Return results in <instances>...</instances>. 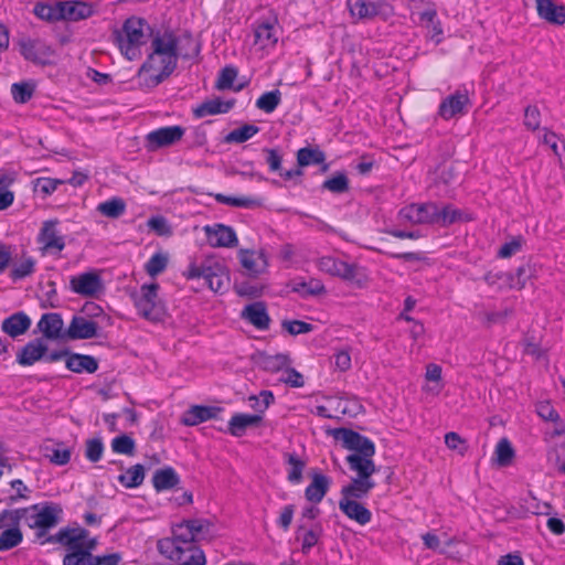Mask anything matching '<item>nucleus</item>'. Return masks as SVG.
<instances>
[{
    "label": "nucleus",
    "mask_w": 565,
    "mask_h": 565,
    "mask_svg": "<svg viewBox=\"0 0 565 565\" xmlns=\"http://www.w3.org/2000/svg\"><path fill=\"white\" fill-rule=\"evenodd\" d=\"M214 525L206 519H191L172 526L171 536L157 542L158 552L177 565H205V555L196 545L211 540Z\"/></svg>",
    "instance_id": "f257e3e1"
},
{
    "label": "nucleus",
    "mask_w": 565,
    "mask_h": 565,
    "mask_svg": "<svg viewBox=\"0 0 565 565\" xmlns=\"http://www.w3.org/2000/svg\"><path fill=\"white\" fill-rule=\"evenodd\" d=\"M151 35V28L146 20L137 17L127 19L121 30L115 32V39L121 54L129 61L141 56V46Z\"/></svg>",
    "instance_id": "f03ea898"
},
{
    "label": "nucleus",
    "mask_w": 565,
    "mask_h": 565,
    "mask_svg": "<svg viewBox=\"0 0 565 565\" xmlns=\"http://www.w3.org/2000/svg\"><path fill=\"white\" fill-rule=\"evenodd\" d=\"M183 275L188 279H203L204 284L213 291L222 290L230 281L225 266L215 257L190 263Z\"/></svg>",
    "instance_id": "7ed1b4c3"
},
{
    "label": "nucleus",
    "mask_w": 565,
    "mask_h": 565,
    "mask_svg": "<svg viewBox=\"0 0 565 565\" xmlns=\"http://www.w3.org/2000/svg\"><path fill=\"white\" fill-rule=\"evenodd\" d=\"M88 536V531L82 527H63L56 534L46 539L49 543H60L67 547L68 553L63 558V565H89V553L81 550V540Z\"/></svg>",
    "instance_id": "20e7f679"
},
{
    "label": "nucleus",
    "mask_w": 565,
    "mask_h": 565,
    "mask_svg": "<svg viewBox=\"0 0 565 565\" xmlns=\"http://www.w3.org/2000/svg\"><path fill=\"white\" fill-rule=\"evenodd\" d=\"M177 63L178 55L151 53L138 71L140 86L156 87L172 74Z\"/></svg>",
    "instance_id": "39448f33"
},
{
    "label": "nucleus",
    "mask_w": 565,
    "mask_h": 565,
    "mask_svg": "<svg viewBox=\"0 0 565 565\" xmlns=\"http://www.w3.org/2000/svg\"><path fill=\"white\" fill-rule=\"evenodd\" d=\"M350 469L355 471L358 477L342 488L341 499L359 500L367 495L375 487L372 475L375 473L376 467L374 462L361 461L358 458L350 459Z\"/></svg>",
    "instance_id": "423d86ee"
},
{
    "label": "nucleus",
    "mask_w": 565,
    "mask_h": 565,
    "mask_svg": "<svg viewBox=\"0 0 565 565\" xmlns=\"http://www.w3.org/2000/svg\"><path fill=\"white\" fill-rule=\"evenodd\" d=\"M62 509L57 504H33L21 509L22 521L31 529L39 530L38 536L54 527L60 521Z\"/></svg>",
    "instance_id": "0eeeda50"
},
{
    "label": "nucleus",
    "mask_w": 565,
    "mask_h": 565,
    "mask_svg": "<svg viewBox=\"0 0 565 565\" xmlns=\"http://www.w3.org/2000/svg\"><path fill=\"white\" fill-rule=\"evenodd\" d=\"M333 437L340 440L344 448L354 451L347 457V462L350 466L351 458H358L361 461H373L375 455V445L367 437L348 428H338L333 431Z\"/></svg>",
    "instance_id": "6e6552de"
},
{
    "label": "nucleus",
    "mask_w": 565,
    "mask_h": 565,
    "mask_svg": "<svg viewBox=\"0 0 565 565\" xmlns=\"http://www.w3.org/2000/svg\"><path fill=\"white\" fill-rule=\"evenodd\" d=\"M317 266L321 271L343 280L361 282L365 278L363 269L360 266L349 264L332 256L319 258Z\"/></svg>",
    "instance_id": "1a4fd4ad"
},
{
    "label": "nucleus",
    "mask_w": 565,
    "mask_h": 565,
    "mask_svg": "<svg viewBox=\"0 0 565 565\" xmlns=\"http://www.w3.org/2000/svg\"><path fill=\"white\" fill-rule=\"evenodd\" d=\"M348 7L353 18L371 20L381 17L386 20L393 15V7L385 0H348Z\"/></svg>",
    "instance_id": "9d476101"
},
{
    "label": "nucleus",
    "mask_w": 565,
    "mask_h": 565,
    "mask_svg": "<svg viewBox=\"0 0 565 565\" xmlns=\"http://www.w3.org/2000/svg\"><path fill=\"white\" fill-rule=\"evenodd\" d=\"M158 284H145L138 294L132 295L138 313L146 319H154L159 315Z\"/></svg>",
    "instance_id": "9b49d317"
},
{
    "label": "nucleus",
    "mask_w": 565,
    "mask_h": 565,
    "mask_svg": "<svg viewBox=\"0 0 565 565\" xmlns=\"http://www.w3.org/2000/svg\"><path fill=\"white\" fill-rule=\"evenodd\" d=\"M437 204L433 202L422 204H411L403 207L398 212V222L401 224H434L435 216L437 215Z\"/></svg>",
    "instance_id": "f8f14e48"
},
{
    "label": "nucleus",
    "mask_w": 565,
    "mask_h": 565,
    "mask_svg": "<svg viewBox=\"0 0 565 565\" xmlns=\"http://www.w3.org/2000/svg\"><path fill=\"white\" fill-rule=\"evenodd\" d=\"M57 224L56 220H49L42 224L38 235V243L41 245V250L44 254L60 253L65 247L64 237L56 228Z\"/></svg>",
    "instance_id": "ddd939ff"
},
{
    "label": "nucleus",
    "mask_w": 565,
    "mask_h": 565,
    "mask_svg": "<svg viewBox=\"0 0 565 565\" xmlns=\"http://www.w3.org/2000/svg\"><path fill=\"white\" fill-rule=\"evenodd\" d=\"M184 132L185 129L181 126H168L150 131L146 136L147 148L154 151L172 146L182 139Z\"/></svg>",
    "instance_id": "4468645a"
},
{
    "label": "nucleus",
    "mask_w": 565,
    "mask_h": 565,
    "mask_svg": "<svg viewBox=\"0 0 565 565\" xmlns=\"http://www.w3.org/2000/svg\"><path fill=\"white\" fill-rule=\"evenodd\" d=\"M207 241L213 247H233L238 239L231 226L214 224L204 226Z\"/></svg>",
    "instance_id": "2eb2a0df"
},
{
    "label": "nucleus",
    "mask_w": 565,
    "mask_h": 565,
    "mask_svg": "<svg viewBox=\"0 0 565 565\" xmlns=\"http://www.w3.org/2000/svg\"><path fill=\"white\" fill-rule=\"evenodd\" d=\"M70 284L74 292L85 297H94L103 289L102 279L96 273H84L74 276Z\"/></svg>",
    "instance_id": "dca6fc26"
},
{
    "label": "nucleus",
    "mask_w": 565,
    "mask_h": 565,
    "mask_svg": "<svg viewBox=\"0 0 565 565\" xmlns=\"http://www.w3.org/2000/svg\"><path fill=\"white\" fill-rule=\"evenodd\" d=\"M97 322L83 316H74L65 330V334L66 339L71 340L92 339L97 335Z\"/></svg>",
    "instance_id": "f3484780"
},
{
    "label": "nucleus",
    "mask_w": 565,
    "mask_h": 565,
    "mask_svg": "<svg viewBox=\"0 0 565 565\" xmlns=\"http://www.w3.org/2000/svg\"><path fill=\"white\" fill-rule=\"evenodd\" d=\"M63 319L60 313H44L38 322V329L43 337L49 340L66 339L65 330H63Z\"/></svg>",
    "instance_id": "a211bd4d"
},
{
    "label": "nucleus",
    "mask_w": 565,
    "mask_h": 565,
    "mask_svg": "<svg viewBox=\"0 0 565 565\" xmlns=\"http://www.w3.org/2000/svg\"><path fill=\"white\" fill-rule=\"evenodd\" d=\"M279 26L276 18L265 19L255 28V42L266 49L274 46L278 41Z\"/></svg>",
    "instance_id": "6ab92c4d"
},
{
    "label": "nucleus",
    "mask_w": 565,
    "mask_h": 565,
    "mask_svg": "<svg viewBox=\"0 0 565 565\" xmlns=\"http://www.w3.org/2000/svg\"><path fill=\"white\" fill-rule=\"evenodd\" d=\"M47 345L42 338H36L28 342L18 353L17 361L20 365L30 366L43 359L46 354Z\"/></svg>",
    "instance_id": "aec40b11"
},
{
    "label": "nucleus",
    "mask_w": 565,
    "mask_h": 565,
    "mask_svg": "<svg viewBox=\"0 0 565 565\" xmlns=\"http://www.w3.org/2000/svg\"><path fill=\"white\" fill-rule=\"evenodd\" d=\"M238 256L242 266L252 276H258L263 274L268 266V260L264 250L256 252L249 249H241Z\"/></svg>",
    "instance_id": "412c9836"
},
{
    "label": "nucleus",
    "mask_w": 565,
    "mask_h": 565,
    "mask_svg": "<svg viewBox=\"0 0 565 565\" xmlns=\"http://www.w3.org/2000/svg\"><path fill=\"white\" fill-rule=\"evenodd\" d=\"M62 20L81 21L93 15L94 7L83 1H61Z\"/></svg>",
    "instance_id": "4be33fe9"
},
{
    "label": "nucleus",
    "mask_w": 565,
    "mask_h": 565,
    "mask_svg": "<svg viewBox=\"0 0 565 565\" xmlns=\"http://www.w3.org/2000/svg\"><path fill=\"white\" fill-rule=\"evenodd\" d=\"M468 103V94L457 90L441 102L438 113L444 119H450L456 115L462 114Z\"/></svg>",
    "instance_id": "5701e85b"
},
{
    "label": "nucleus",
    "mask_w": 565,
    "mask_h": 565,
    "mask_svg": "<svg viewBox=\"0 0 565 565\" xmlns=\"http://www.w3.org/2000/svg\"><path fill=\"white\" fill-rule=\"evenodd\" d=\"M536 10L541 19L548 23L562 25L565 23V7L556 4L553 0H535Z\"/></svg>",
    "instance_id": "b1692460"
},
{
    "label": "nucleus",
    "mask_w": 565,
    "mask_h": 565,
    "mask_svg": "<svg viewBox=\"0 0 565 565\" xmlns=\"http://www.w3.org/2000/svg\"><path fill=\"white\" fill-rule=\"evenodd\" d=\"M339 508L349 519L360 525H365L371 521V511L355 500L340 499Z\"/></svg>",
    "instance_id": "393cba45"
},
{
    "label": "nucleus",
    "mask_w": 565,
    "mask_h": 565,
    "mask_svg": "<svg viewBox=\"0 0 565 565\" xmlns=\"http://www.w3.org/2000/svg\"><path fill=\"white\" fill-rule=\"evenodd\" d=\"M31 327V319L22 311L15 312L2 321V330L11 338L24 334Z\"/></svg>",
    "instance_id": "a878e982"
},
{
    "label": "nucleus",
    "mask_w": 565,
    "mask_h": 565,
    "mask_svg": "<svg viewBox=\"0 0 565 565\" xmlns=\"http://www.w3.org/2000/svg\"><path fill=\"white\" fill-rule=\"evenodd\" d=\"M323 529L320 523H313L310 527L301 524L297 529V540L301 541V552L308 554L310 550L318 544L322 536Z\"/></svg>",
    "instance_id": "bb28decb"
},
{
    "label": "nucleus",
    "mask_w": 565,
    "mask_h": 565,
    "mask_svg": "<svg viewBox=\"0 0 565 565\" xmlns=\"http://www.w3.org/2000/svg\"><path fill=\"white\" fill-rule=\"evenodd\" d=\"M20 53L28 61L41 63L49 54V47L40 40L23 39L19 42Z\"/></svg>",
    "instance_id": "cd10ccee"
},
{
    "label": "nucleus",
    "mask_w": 565,
    "mask_h": 565,
    "mask_svg": "<svg viewBox=\"0 0 565 565\" xmlns=\"http://www.w3.org/2000/svg\"><path fill=\"white\" fill-rule=\"evenodd\" d=\"M220 412L218 407L195 405L183 414L182 423L186 426H195L216 417Z\"/></svg>",
    "instance_id": "c85d7f7f"
},
{
    "label": "nucleus",
    "mask_w": 565,
    "mask_h": 565,
    "mask_svg": "<svg viewBox=\"0 0 565 565\" xmlns=\"http://www.w3.org/2000/svg\"><path fill=\"white\" fill-rule=\"evenodd\" d=\"M242 317L257 329L265 330L269 327L270 319L263 302H254L246 306L242 312Z\"/></svg>",
    "instance_id": "c756f323"
},
{
    "label": "nucleus",
    "mask_w": 565,
    "mask_h": 565,
    "mask_svg": "<svg viewBox=\"0 0 565 565\" xmlns=\"http://www.w3.org/2000/svg\"><path fill=\"white\" fill-rule=\"evenodd\" d=\"M65 364L70 371L75 373H94L98 369V362L94 356L78 353L68 354Z\"/></svg>",
    "instance_id": "7c9ffc66"
},
{
    "label": "nucleus",
    "mask_w": 565,
    "mask_h": 565,
    "mask_svg": "<svg viewBox=\"0 0 565 565\" xmlns=\"http://www.w3.org/2000/svg\"><path fill=\"white\" fill-rule=\"evenodd\" d=\"M234 105V102H223L220 98H212L204 100L198 107L193 109V114L196 118H203L206 116L225 114Z\"/></svg>",
    "instance_id": "2f4dec72"
},
{
    "label": "nucleus",
    "mask_w": 565,
    "mask_h": 565,
    "mask_svg": "<svg viewBox=\"0 0 565 565\" xmlns=\"http://www.w3.org/2000/svg\"><path fill=\"white\" fill-rule=\"evenodd\" d=\"M260 420L258 414H235L228 423V429L233 436L241 437L248 427L258 425Z\"/></svg>",
    "instance_id": "473e14b6"
},
{
    "label": "nucleus",
    "mask_w": 565,
    "mask_h": 565,
    "mask_svg": "<svg viewBox=\"0 0 565 565\" xmlns=\"http://www.w3.org/2000/svg\"><path fill=\"white\" fill-rule=\"evenodd\" d=\"M180 482V478L172 467H166L154 471L152 483L154 489L160 492L174 488Z\"/></svg>",
    "instance_id": "72a5a7b5"
},
{
    "label": "nucleus",
    "mask_w": 565,
    "mask_h": 565,
    "mask_svg": "<svg viewBox=\"0 0 565 565\" xmlns=\"http://www.w3.org/2000/svg\"><path fill=\"white\" fill-rule=\"evenodd\" d=\"M330 479L323 475L316 473L311 483L306 488L305 495L308 501L319 503L326 495Z\"/></svg>",
    "instance_id": "f704fd0d"
},
{
    "label": "nucleus",
    "mask_w": 565,
    "mask_h": 565,
    "mask_svg": "<svg viewBox=\"0 0 565 565\" xmlns=\"http://www.w3.org/2000/svg\"><path fill=\"white\" fill-rule=\"evenodd\" d=\"M151 46L152 53L161 55H178V39L170 32H164L161 35L159 34L154 36Z\"/></svg>",
    "instance_id": "c9c22d12"
},
{
    "label": "nucleus",
    "mask_w": 565,
    "mask_h": 565,
    "mask_svg": "<svg viewBox=\"0 0 565 565\" xmlns=\"http://www.w3.org/2000/svg\"><path fill=\"white\" fill-rule=\"evenodd\" d=\"M215 200L218 203L235 206V207H244V209H256L263 205V199L257 196H230L221 193L215 194Z\"/></svg>",
    "instance_id": "e433bc0d"
},
{
    "label": "nucleus",
    "mask_w": 565,
    "mask_h": 565,
    "mask_svg": "<svg viewBox=\"0 0 565 565\" xmlns=\"http://www.w3.org/2000/svg\"><path fill=\"white\" fill-rule=\"evenodd\" d=\"M290 363L289 355L284 353L275 355L262 354L258 360V364L263 370L279 374L286 366L290 365Z\"/></svg>",
    "instance_id": "4c0bfd02"
},
{
    "label": "nucleus",
    "mask_w": 565,
    "mask_h": 565,
    "mask_svg": "<svg viewBox=\"0 0 565 565\" xmlns=\"http://www.w3.org/2000/svg\"><path fill=\"white\" fill-rule=\"evenodd\" d=\"M437 215L435 216L434 224H438L441 226H447L456 222L468 221L465 214L455 209L451 205H441L437 204Z\"/></svg>",
    "instance_id": "58836bf2"
},
{
    "label": "nucleus",
    "mask_w": 565,
    "mask_h": 565,
    "mask_svg": "<svg viewBox=\"0 0 565 565\" xmlns=\"http://www.w3.org/2000/svg\"><path fill=\"white\" fill-rule=\"evenodd\" d=\"M33 13L39 19L47 22L61 21V1H53L51 3L38 2L33 8Z\"/></svg>",
    "instance_id": "ea45409f"
},
{
    "label": "nucleus",
    "mask_w": 565,
    "mask_h": 565,
    "mask_svg": "<svg viewBox=\"0 0 565 565\" xmlns=\"http://www.w3.org/2000/svg\"><path fill=\"white\" fill-rule=\"evenodd\" d=\"M97 211L104 216L117 218L125 213L126 203L120 198H113L110 200L99 203L97 206Z\"/></svg>",
    "instance_id": "a19ab883"
},
{
    "label": "nucleus",
    "mask_w": 565,
    "mask_h": 565,
    "mask_svg": "<svg viewBox=\"0 0 565 565\" xmlns=\"http://www.w3.org/2000/svg\"><path fill=\"white\" fill-rule=\"evenodd\" d=\"M514 458V449L507 438H502L495 446L494 460L500 467H508Z\"/></svg>",
    "instance_id": "79ce46f5"
},
{
    "label": "nucleus",
    "mask_w": 565,
    "mask_h": 565,
    "mask_svg": "<svg viewBox=\"0 0 565 565\" xmlns=\"http://www.w3.org/2000/svg\"><path fill=\"white\" fill-rule=\"evenodd\" d=\"M145 479V469L142 465H135L118 477V481L126 488H136L142 483Z\"/></svg>",
    "instance_id": "37998d69"
},
{
    "label": "nucleus",
    "mask_w": 565,
    "mask_h": 565,
    "mask_svg": "<svg viewBox=\"0 0 565 565\" xmlns=\"http://www.w3.org/2000/svg\"><path fill=\"white\" fill-rule=\"evenodd\" d=\"M326 156L319 149L313 148H301L297 152V162L298 166L308 167L310 164H320L324 162Z\"/></svg>",
    "instance_id": "c03bdc74"
},
{
    "label": "nucleus",
    "mask_w": 565,
    "mask_h": 565,
    "mask_svg": "<svg viewBox=\"0 0 565 565\" xmlns=\"http://www.w3.org/2000/svg\"><path fill=\"white\" fill-rule=\"evenodd\" d=\"M281 102V93L278 89L262 94L256 100V107L267 114L273 113Z\"/></svg>",
    "instance_id": "a18cd8bd"
},
{
    "label": "nucleus",
    "mask_w": 565,
    "mask_h": 565,
    "mask_svg": "<svg viewBox=\"0 0 565 565\" xmlns=\"http://www.w3.org/2000/svg\"><path fill=\"white\" fill-rule=\"evenodd\" d=\"M35 90V85L32 82L14 83L11 86V95L15 103L24 104L29 102Z\"/></svg>",
    "instance_id": "49530a36"
},
{
    "label": "nucleus",
    "mask_w": 565,
    "mask_h": 565,
    "mask_svg": "<svg viewBox=\"0 0 565 565\" xmlns=\"http://www.w3.org/2000/svg\"><path fill=\"white\" fill-rule=\"evenodd\" d=\"M23 540L22 532L19 526H13L12 529H6L0 534V552L9 551L15 546H18Z\"/></svg>",
    "instance_id": "de8ad7c7"
},
{
    "label": "nucleus",
    "mask_w": 565,
    "mask_h": 565,
    "mask_svg": "<svg viewBox=\"0 0 565 565\" xmlns=\"http://www.w3.org/2000/svg\"><path fill=\"white\" fill-rule=\"evenodd\" d=\"M259 131L255 125H244L239 128L232 130L226 137V142L242 143L254 137Z\"/></svg>",
    "instance_id": "09e8293b"
},
{
    "label": "nucleus",
    "mask_w": 565,
    "mask_h": 565,
    "mask_svg": "<svg viewBox=\"0 0 565 565\" xmlns=\"http://www.w3.org/2000/svg\"><path fill=\"white\" fill-rule=\"evenodd\" d=\"M287 463L290 466L288 471V480L292 483H299L302 479V471L306 462L301 460L296 454H287Z\"/></svg>",
    "instance_id": "8fccbe9b"
},
{
    "label": "nucleus",
    "mask_w": 565,
    "mask_h": 565,
    "mask_svg": "<svg viewBox=\"0 0 565 565\" xmlns=\"http://www.w3.org/2000/svg\"><path fill=\"white\" fill-rule=\"evenodd\" d=\"M322 189L341 194L349 190V180L343 172H338L322 183Z\"/></svg>",
    "instance_id": "3c124183"
},
{
    "label": "nucleus",
    "mask_w": 565,
    "mask_h": 565,
    "mask_svg": "<svg viewBox=\"0 0 565 565\" xmlns=\"http://www.w3.org/2000/svg\"><path fill=\"white\" fill-rule=\"evenodd\" d=\"M425 377L429 382H434V385L426 386L427 392H431L433 394L437 395L440 393L443 388L441 382V367L437 364L430 363L426 367V374Z\"/></svg>",
    "instance_id": "603ef678"
},
{
    "label": "nucleus",
    "mask_w": 565,
    "mask_h": 565,
    "mask_svg": "<svg viewBox=\"0 0 565 565\" xmlns=\"http://www.w3.org/2000/svg\"><path fill=\"white\" fill-rule=\"evenodd\" d=\"M136 444L128 435H120L113 439L111 449L116 454L131 456L135 452Z\"/></svg>",
    "instance_id": "864d4df0"
},
{
    "label": "nucleus",
    "mask_w": 565,
    "mask_h": 565,
    "mask_svg": "<svg viewBox=\"0 0 565 565\" xmlns=\"http://www.w3.org/2000/svg\"><path fill=\"white\" fill-rule=\"evenodd\" d=\"M277 382L285 383L290 387H302L305 384L303 376L290 365L286 366L277 377Z\"/></svg>",
    "instance_id": "5fc2aeb1"
},
{
    "label": "nucleus",
    "mask_w": 565,
    "mask_h": 565,
    "mask_svg": "<svg viewBox=\"0 0 565 565\" xmlns=\"http://www.w3.org/2000/svg\"><path fill=\"white\" fill-rule=\"evenodd\" d=\"M167 265L168 257L163 254L157 253L147 262L146 271L149 276L156 277L166 269Z\"/></svg>",
    "instance_id": "6e6d98bb"
},
{
    "label": "nucleus",
    "mask_w": 565,
    "mask_h": 565,
    "mask_svg": "<svg viewBox=\"0 0 565 565\" xmlns=\"http://www.w3.org/2000/svg\"><path fill=\"white\" fill-rule=\"evenodd\" d=\"M281 327L291 335L309 333L313 330L312 324L301 320H284Z\"/></svg>",
    "instance_id": "4d7b16f0"
},
{
    "label": "nucleus",
    "mask_w": 565,
    "mask_h": 565,
    "mask_svg": "<svg viewBox=\"0 0 565 565\" xmlns=\"http://www.w3.org/2000/svg\"><path fill=\"white\" fill-rule=\"evenodd\" d=\"M35 262L31 257L24 258L20 264L15 265L11 270L13 280L22 279L30 276L34 271Z\"/></svg>",
    "instance_id": "13d9d810"
},
{
    "label": "nucleus",
    "mask_w": 565,
    "mask_h": 565,
    "mask_svg": "<svg viewBox=\"0 0 565 565\" xmlns=\"http://www.w3.org/2000/svg\"><path fill=\"white\" fill-rule=\"evenodd\" d=\"M13 179L8 175L0 178V210L9 207L13 202L14 195L8 189Z\"/></svg>",
    "instance_id": "bf43d9fd"
},
{
    "label": "nucleus",
    "mask_w": 565,
    "mask_h": 565,
    "mask_svg": "<svg viewBox=\"0 0 565 565\" xmlns=\"http://www.w3.org/2000/svg\"><path fill=\"white\" fill-rule=\"evenodd\" d=\"M20 521H22L21 509L3 510L0 513V530L19 526Z\"/></svg>",
    "instance_id": "052dcab7"
},
{
    "label": "nucleus",
    "mask_w": 565,
    "mask_h": 565,
    "mask_svg": "<svg viewBox=\"0 0 565 565\" xmlns=\"http://www.w3.org/2000/svg\"><path fill=\"white\" fill-rule=\"evenodd\" d=\"M295 290L301 292L303 296H318L326 294L324 285L318 279L301 282Z\"/></svg>",
    "instance_id": "680f3d73"
},
{
    "label": "nucleus",
    "mask_w": 565,
    "mask_h": 565,
    "mask_svg": "<svg viewBox=\"0 0 565 565\" xmlns=\"http://www.w3.org/2000/svg\"><path fill=\"white\" fill-rule=\"evenodd\" d=\"M47 452L45 456L49 458V460L57 466L66 465L71 459V450L68 448L62 447L61 445H57L56 448L49 449L46 448Z\"/></svg>",
    "instance_id": "e2e57ef3"
},
{
    "label": "nucleus",
    "mask_w": 565,
    "mask_h": 565,
    "mask_svg": "<svg viewBox=\"0 0 565 565\" xmlns=\"http://www.w3.org/2000/svg\"><path fill=\"white\" fill-rule=\"evenodd\" d=\"M147 224L151 231L160 236H170L172 234L171 226L161 215L150 217Z\"/></svg>",
    "instance_id": "0e129e2a"
},
{
    "label": "nucleus",
    "mask_w": 565,
    "mask_h": 565,
    "mask_svg": "<svg viewBox=\"0 0 565 565\" xmlns=\"http://www.w3.org/2000/svg\"><path fill=\"white\" fill-rule=\"evenodd\" d=\"M104 445L100 438L87 440L85 456L92 462H97L103 455Z\"/></svg>",
    "instance_id": "69168bd1"
},
{
    "label": "nucleus",
    "mask_w": 565,
    "mask_h": 565,
    "mask_svg": "<svg viewBox=\"0 0 565 565\" xmlns=\"http://www.w3.org/2000/svg\"><path fill=\"white\" fill-rule=\"evenodd\" d=\"M237 77V70L233 66L224 67L217 78L218 89H228L233 86L235 78Z\"/></svg>",
    "instance_id": "338daca9"
},
{
    "label": "nucleus",
    "mask_w": 565,
    "mask_h": 565,
    "mask_svg": "<svg viewBox=\"0 0 565 565\" xmlns=\"http://www.w3.org/2000/svg\"><path fill=\"white\" fill-rule=\"evenodd\" d=\"M121 559L120 554L113 553L108 555L97 556L89 553V565H118Z\"/></svg>",
    "instance_id": "774afa93"
}]
</instances>
